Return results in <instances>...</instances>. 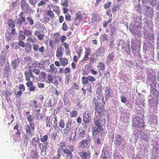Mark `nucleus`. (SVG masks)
Instances as JSON below:
<instances>
[{
  "label": "nucleus",
  "mask_w": 159,
  "mask_h": 159,
  "mask_svg": "<svg viewBox=\"0 0 159 159\" xmlns=\"http://www.w3.org/2000/svg\"><path fill=\"white\" fill-rule=\"evenodd\" d=\"M93 102L94 104V107L95 108V113L97 112V113L99 115V116L102 118L101 120V122L103 124V125H105L106 122V116H108L109 113L105 109L103 105H99V103L97 99L94 98Z\"/></svg>",
  "instance_id": "1"
},
{
  "label": "nucleus",
  "mask_w": 159,
  "mask_h": 159,
  "mask_svg": "<svg viewBox=\"0 0 159 159\" xmlns=\"http://www.w3.org/2000/svg\"><path fill=\"white\" fill-rule=\"evenodd\" d=\"M93 120L95 126L94 127L92 131V137L93 139H95L98 133L102 135H103L105 134V132L103 128L100 125V119L99 116H95Z\"/></svg>",
  "instance_id": "2"
},
{
  "label": "nucleus",
  "mask_w": 159,
  "mask_h": 159,
  "mask_svg": "<svg viewBox=\"0 0 159 159\" xmlns=\"http://www.w3.org/2000/svg\"><path fill=\"white\" fill-rule=\"evenodd\" d=\"M132 125L134 128H142L144 126V122L142 119L136 117L133 119Z\"/></svg>",
  "instance_id": "3"
},
{
  "label": "nucleus",
  "mask_w": 159,
  "mask_h": 159,
  "mask_svg": "<svg viewBox=\"0 0 159 159\" xmlns=\"http://www.w3.org/2000/svg\"><path fill=\"white\" fill-rule=\"evenodd\" d=\"M151 87L150 88V93L151 95H153L156 98L158 99V98L159 97V92L157 91L156 89V84L153 83L152 84H150Z\"/></svg>",
  "instance_id": "4"
},
{
  "label": "nucleus",
  "mask_w": 159,
  "mask_h": 159,
  "mask_svg": "<svg viewBox=\"0 0 159 159\" xmlns=\"http://www.w3.org/2000/svg\"><path fill=\"white\" fill-rule=\"evenodd\" d=\"M71 126L72 122L70 121H68L66 123L65 128L63 129V134L67 135L72 130Z\"/></svg>",
  "instance_id": "5"
},
{
  "label": "nucleus",
  "mask_w": 159,
  "mask_h": 159,
  "mask_svg": "<svg viewBox=\"0 0 159 159\" xmlns=\"http://www.w3.org/2000/svg\"><path fill=\"white\" fill-rule=\"evenodd\" d=\"M131 47L133 50H136L141 47V42L138 40L132 39L131 41Z\"/></svg>",
  "instance_id": "6"
},
{
  "label": "nucleus",
  "mask_w": 159,
  "mask_h": 159,
  "mask_svg": "<svg viewBox=\"0 0 159 159\" xmlns=\"http://www.w3.org/2000/svg\"><path fill=\"white\" fill-rule=\"evenodd\" d=\"M91 155V152L89 150L83 151L79 153L81 159H90Z\"/></svg>",
  "instance_id": "7"
},
{
  "label": "nucleus",
  "mask_w": 159,
  "mask_h": 159,
  "mask_svg": "<svg viewBox=\"0 0 159 159\" xmlns=\"http://www.w3.org/2000/svg\"><path fill=\"white\" fill-rule=\"evenodd\" d=\"M75 16L76 18L74 21V23L75 25L78 26L83 20V14L80 11H79L76 13Z\"/></svg>",
  "instance_id": "8"
},
{
  "label": "nucleus",
  "mask_w": 159,
  "mask_h": 159,
  "mask_svg": "<svg viewBox=\"0 0 159 159\" xmlns=\"http://www.w3.org/2000/svg\"><path fill=\"white\" fill-rule=\"evenodd\" d=\"M35 125L34 123H30L29 125L26 126L25 127L26 133L31 135L32 132L34 130Z\"/></svg>",
  "instance_id": "9"
},
{
  "label": "nucleus",
  "mask_w": 159,
  "mask_h": 159,
  "mask_svg": "<svg viewBox=\"0 0 159 159\" xmlns=\"http://www.w3.org/2000/svg\"><path fill=\"white\" fill-rule=\"evenodd\" d=\"M139 26L140 27L135 26L134 27V30L132 29L131 28H130L129 30L133 34H138V35H140L141 34V23H139Z\"/></svg>",
  "instance_id": "10"
},
{
  "label": "nucleus",
  "mask_w": 159,
  "mask_h": 159,
  "mask_svg": "<svg viewBox=\"0 0 159 159\" xmlns=\"http://www.w3.org/2000/svg\"><path fill=\"white\" fill-rule=\"evenodd\" d=\"M27 0H22L20 2V5L22 10L26 11H29L30 10V7L26 2Z\"/></svg>",
  "instance_id": "11"
},
{
  "label": "nucleus",
  "mask_w": 159,
  "mask_h": 159,
  "mask_svg": "<svg viewBox=\"0 0 159 159\" xmlns=\"http://www.w3.org/2000/svg\"><path fill=\"white\" fill-rule=\"evenodd\" d=\"M104 91L106 98H109L113 94V91L109 86L106 87Z\"/></svg>",
  "instance_id": "12"
},
{
  "label": "nucleus",
  "mask_w": 159,
  "mask_h": 159,
  "mask_svg": "<svg viewBox=\"0 0 159 159\" xmlns=\"http://www.w3.org/2000/svg\"><path fill=\"white\" fill-rule=\"evenodd\" d=\"M91 140V138L89 136H88L86 139L83 140L80 143V145L81 147L82 148L86 147L87 146L88 144L90 142Z\"/></svg>",
  "instance_id": "13"
},
{
  "label": "nucleus",
  "mask_w": 159,
  "mask_h": 159,
  "mask_svg": "<svg viewBox=\"0 0 159 159\" xmlns=\"http://www.w3.org/2000/svg\"><path fill=\"white\" fill-rule=\"evenodd\" d=\"M115 139L114 141V143L117 146H120L122 142L123 139L121 136L119 135H117L115 137Z\"/></svg>",
  "instance_id": "14"
},
{
  "label": "nucleus",
  "mask_w": 159,
  "mask_h": 159,
  "mask_svg": "<svg viewBox=\"0 0 159 159\" xmlns=\"http://www.w3.org/2000/svg\"><path fill=\"white\" fill-rule=\"evenodd\" d=\"M75 133V134L77 133L79 137L83 138L85 134V131L82 128H79L76 129V132Z\"/></svg>",
  "instance_id": "15"
},
{
  "label": "nucleus",
  "mask_w": 159,
  "mask_h": 159,
  "mask_svg": "<svg viewBox=\"0 0 159 159\" xmlns=\"http://www.w3.org/2000/svg\"><path fill=\"white\" fill-rule=\"evenodd\" d=\"M63 48L62 47H58L57 50L56 56L58 58L62 57L63 55Z\"/></svg>",
  "instance_id": "16"
},
{
  "label": "nucleus",
  "mask_w": 159,
  "mask_h": 159,
  "mask_svg": "<svg viewBox=\"0 0 159 159\" xmlns=\"http://www.w3.org/2000/svg\"><path fill=\"white\" fill-rule=\"evenodd\" d=\"M23 12L21 11L19 15L20 18L18 20V23L20 25H21L25 21V18L23 16Z\"/></svg>",
  "instance_id": "17"
},
{
  "label": "nucleus",
  "mask_w": 159,
  "mask_h": 159,
  "mask_svg": "<svg viewBox=\"0 0 159 159\" xmlns=\"http://www.w3.org/2000/svg\"><path fill=\"white\" fill-rule=\"evenodd\" d=\"M85 51L84 52V55L83 59V60L86 61L88 60L89 56L91 54V49L89 48H85Z\"/></svg>",
  "instance_id": "18"
},
{
  "label": "nucleus",
  "mask_w": 159,
  "mask_h": 159,
  "mask_svg": "<svg viewBox=\"0 0 159 159\" xmlns=\"http://www.w3.org/2000/svg\"><path fill=\"white\" fill-rule=\"evenodd\" d=\"M107 147H104L102 151L101 156L103 159H106L108 156V152L107 150Z\"/></svg>",
  "instance_id": "19"
},
{
  "label": "nucleus",
  "mask_w": 159,
  "mask_h": 159,
  "mask_svg": "<svg viewBox=\"0 0 159 159\" xmlns=\"http://www.w3.org/2000/svg\"><path fill=\"white\" fill-rule=\"evenodd\" d=\"M63 153L66 155V159H71L72 157V153L70 150L66 149H63Z\"/></svg>",
  "instance_id": "20"
},
{
  "label": "nucleus",
  "mask_w": 159,
  "mask_h": 159,
  "mask_svg": "<svg viewBox=\"0 0 159 159\" xmlns=\"http://www.w3.org/2000/svg\"><path fill=\"white\" fill-rule=\"evenodd\" d=\"M59 60L62 66H66L69 63V61L67 58L61 57L59 59Z\"/></svg>",
  "instance_id": "21"
},
{
  "label": "nucleus",
  "mask_w": 159,
  "mask_h": 159,
  "mask_svg": "<svg viewBox=\"0 0 159 159\" xmlns=\"http://www.w3.org/2000/svg\"><path fill=\"white\" fill-rule=\"evenodd\" d=\"M50 69L49 71L51 73L56 74L57 72V69L55 66L54 64H52L50 66Z\"/></svg>",
  "instance_id": "22"
},
{
  "label": "nucleus",
  "mask_w": 159,
  "mask_h": 159,
  "mask_svg": "<svg viewBox=\"0 0 159 159\" xmlns=\"http://www.w3.org/2000/svg\"><path fill=\"white\" fill-rule=\"evenodd\" d=\"M33 82L31 81L26 83V85L27 87H29V90L31 91H34L35 90V87L33 86Z\"/></svg>",
  "instance_id": "23"
},
{
  "label": "nucleus",
  "mask_w": 159,
  "mask_h": 159,
  "mask_svg": "<svg viewBox=\"0 0 159 159\" xmlns=\"http://www.w3.org/2000/svg\"><path fill=\"white\" fill-rule=\"evenodd\" d=\"M115 57V54L113 52L109 54L107 57V60L108 62H111L114 61Z\"/></svg>",
  "instance_id": "24"
},
{
  "label": "nucleus",
  "mask_w": 159,
  "mask_h": 159,
  "mask_svg": "<svg viewBox=\"0 0 159 159\" xmlns=\"http://www.w3.org/2000/svg\"><path fill=\"white\" fill-rule=\"evenodd\" d=\"M40 32L38 31H36L34 34L36 36L39 40H42L44 37L45 35L43 34H40Z\"/></svg>",
  "instance_id": "25"
},
{
  "label": "nucleus",
  "mask_w": 159,
  "mask_h": 159,
  "mask_svg": "<svg viewBox=\"0 0 159 159\" xmlns=\"http://www.w3.org/2000/svg\"><path fill=\"white\" fill-rule=\"evenodd\" d=\"M98 55L95 53H93L91 56L90 58V62L92 63L95 62L98 59Z\"/></svg>",
  "instance_id": "26"
},
{
  "label": "nucleus",
  "mask_w": 159,
  "mask_h": 159,
  "mask_svg": "<svg viewBox=\"0 0 159 159\" xmlns=\"http://www.w3.org/2000/svg\"><path fill=\"white\" fill-rule=\"evenodd\" d=\"M19 61L18 59H15L13 61L11 62V65L14 69H16L18 66Z\"/></svg>",
  "instance_id": "27"
},
{
  "label": "nucleus",
  "mask_w": 159,
  "mask_h": 159,
  "mask_svg": "<svg viewBox=\"0 0 159 159\" xmlns=\"http://www.w3.org/2000/svg\"><path fill=\"white\" fill-rule=\"evenodd\" d=\"M97 68L99 70H104L105 69V65L102 61H100L97 66Z\"/></svg>",
  "instance_id": "28"
},
{
  "label": "nucleus",
  "mask_w": 159,
  "mask_h": 159,
  "mask_svg": "<svg viewBox=\"0 0 159 159\" xmlns=\"http://www.w3.org/2000/svg\"><path fill=\"white\" fill-rule=\"evenodd\" d=\"M59 128L63 129L65 126V121L63 119H60L58 122Z\"/></svg>",
  "instance_id": "29"
},
{
  "label": "nucleus",
  "mask_w": 159,
  "mask_h": 159,
  "mask_svg": "<svg viewBox=\"0 0 159 159\" xmlns=\"http://www.w3.org/2000/svg\"><path fill=\"white\" fill-rule=\"evenodd\" d=\"M39 146L42 152H43L46 151V145H45L44 143H42L39 142Z\"/></svg>",
  "instance_id": "30"
},
{
  "label": "nucleus",
  "mask_w": 159,
  "mask_h": 159,
  "mask_svg": "<svg viewBox=\"0 0 159 159\" xmlns=\"http://www.w3.org/2000/svg\"><path fill=\"white\" fill-rule=\"evenodd\" d=\"M49 6L53 8V11L57 14H58L60 13V8L59 7L54 6L52 5H50Z\"/></svg>",
  "instance_id": "31"
},
{
  "label": "nucleus",
  "mask_w": 159,
  "mask_h": 159,
  "mask_svg": "<svg viewBox=\"0 0 159 159\" xmlns=\"http://www.w3.org/2000/svg\"><path fill=\"white\" fill-rule=\"evenodd\" d=\"M25 36L24 34L22 31H20L18 37V40H24L25 39Z\"/></svg>",
  "instance_id": "32"
},
{
  "label": "nucleus",
  "mask_w": 159,
  "mask_h": 159,
  "mask_svg": "<svg viewBox=\"0 0 159 159\" xmlns=\"http://www.w3.org/2000/svg\"><path fill=\"white\" fill-rule=\"evenodd\" d=\"M82 83L84 85H86L88 84H90L89 82L88 79L87 77H82L81 78Z\"/></svg>",
  "instance_id": "33"
},
{
  "label": "nucleus",
  "mask_w": 159,
  "mask_h": 159,
  "mask_svg": "<svg viewBox=\"0 0 159 159\" xmlns=\"http://www.w3.org/2000/svg\"><path fill=\"white\" fill-rule=\"evenodd\" d=\"M46 15L49 16L51 18H54L55 16V15L52 11L51 10H48L46 11Z\"/></svg>",
  "instance_id": "34"
},
{
  "label": "nucleus",
  "mask_w": 159,
  "mask_h": 159,
  "mask_svg": "<svg viewBox=\"0 0 159 159\" xmlns=\"http://www.w3.org/2000/svg\"><path fill=\"white\" fill-rule=\"evenodd\" d=\"M7 24L9 27L11 28H13L15 26V22L12 19L8 20Z\"/></svg>",
  "instance_id": "35"
},
{
  "label": "nucleus",
  "mask_w": 159,
  "mask_h": 159,
  "mask_svg": "<svg viewBox=\"0 0 159 159\" xmlns=\"http://www.w3.org/2000/svg\"><path fill=\"white\" fill-rule=\"evenodd\" d=\"M24 34L26 36H30L32 34V31L27 29L25 30Z\"/></svg>",
  "instance_id": "36"
},
{
  "label": "nucleus",
  "mask_w": 159,
  "mask_h": 159,
  "mask_svg": "<svg viewBox=\"0 0 159 159\" xmlns=\"http://www.w3.org/2000/svg\"><path fill=\"white\" fill-rule=\"evenodd\" d=\"M86 90H87L88 93H92V87L91 84H86Z\"/></svg>",
  "instance_id": "37"
},
{
  "label": "nucleus",
  "mask_w": 159,
  "mask_h": 159,
  "mask_svg": "<svg viewBox=\"0 0 159 159\" xmlns=\"http://www.w3.org/2000/svg\"><path fill=\"white\" fill-rule=\"evenodd\" d=\"M77 112L76 111L72 110L70 112V118H73L76 117L77 114Z\"/></svg>",
  "instance_id": "38"
},
{
  "label": "nucleus",
  "mask_w": 159,
  "mask_h": 159,
  "mask_svg": "<svg viewBox=\"0 0 159 159\" xmlns=\"http://www.w3.org/2000/svg\"><path fill=\"white\" fill-rule=\"evenodd\" d=\"M6 58L5 56H2L0 57V64L1 66H3L5 63Z\"/></svg>",
  "instance_id": "39"
},
{
  "label": "nucleus",
  "mask_w": 159,
  "mask_h": 159,
  "mask_svg": "<svg viewBox=\"0 0 159 159\" xmlns=\"http://www.w3.org/2000/svg\"><path fill=\"white\" fill-rule=\"evenodd\" d=\"M32 46L31 44L27 43L25 47V50L27 52H30Z\"/></svg>",
  "instance_id": "40"
},
{
  "label": "nucleus",
  "mask_w": 159,
  "mask_h": 159,
  "mask_svg": "<svg viewBox=\"0 0 159 159\" xmlns=\"http://www.w3.org/2000/svg\"><path fill=\"white\" fill-rule=\"evenodd\" d=\"M36 41V39L34 37H29L27 39V43H34Z\"/></svg>",
  "instance_id": "41"
},
{
  "label": "nucleus",
  "mask_w": 159,
  "mask_h": 159,
  "mask_svg": "<svg viewBox=\"0 0 159 159\" xmlns=\"http://www.w3.org/2000/svg\"><path fill=\"white\" fill-rule=\"evenodd\" d=\"M48 135L47 134L41 137L40 139V140L42 142H45L48 139Z\"/></svg>",
  "instance_id": "42"
},
{
  "label": "nucleus",
  "mask_w": 159,
  "mask_h": 159,
  "mask_svg": "<svg viewBox=\"0 0 159 159\" xmlns=\"http://www.w3.org/2000/svg\"><path fill=\"white\" fill-rule=\"evenodd\" d=\"M10 69V65L9 63H7L5 64V66L4 68V71L7 73H8Z\"/></svg>",
  "instance_id": "43"
},
{
  "label": "nucleus",
  "mask_w": 159,
  "mask_h": 159,
  "mask_svg": "<svg viewBox=\"0 0 159 159\" xmlns=\"http://www.w3.org/2000/svg\"><path fill=\"white\" fill-rule=\"evenodd\" d=\"M28 121L30 122V123H34L33 122L34 120V117L30 115H28L27 117Z\"/></svg>",
  "instance_id": "44"
},
{
  "label": "nucleus",
  "mask_w": 159,
  "mask_h": 159,
  "mask_svg": "<svg viewBox=\"0 0 159 159\" xmlns=\"http://www.w3.org/2000/svg\"><path fill=\"white\" fill-rule=\"evenodd\" d=\"M52 121L54 122V125L57 126V127H58L57 126V116H55L53 118H52Z\"/></svg>",
  "instance_id": "45"
},
{
  "label": "nucleus",
  "mask_w": 159,
  "mask_h": 159,
  "mask_svg": "<svg viewBox=\"0 0 159 159\" xmlns=\"http://www.w3.org/2000/svg\"><path fill=\"white\" fill-rule=\"evenodd\" d=\"M39 142L38 140H36V138L35 137H34L32 139L31 144L34 146L35 147L37 146L36 143H39Z\"/></svg>",
  "instance_id": "46"
},
{
  "label": "nucleus",
  "mask_w": 159,
  "mask_h": 159,
  "mask_svg": "<svg viewBox=\"0 0 159 159\" xmlns=\"http://www.w3.org/2000/svg\"><path fill=\"white\" fill-rule=\"evenodd\" d=\"M64 149L59 148L57 151L58 157H60L61 155L62 154L63 152Z\"/></svg>",
  "instance_id": "47"
},
{
  "label": "nucleus",
  "mask_w": 159,
  "mask_h": 159,
  "mask_svg": "<svg viewBox=\"0 0 159 159\" xmlns=\"http://www.w3.org/2000/svg\"><path fill=\"white\" fill-rule=\"evenodd\" d=\"M48 81L49 84L52 83L53 80V77L51 75L49 74L47 76Z\"/></svg>",
  "instance_id": "48"
},
{
  "label": "nucleus",
  "mask_w": 159,
  "mask_h": 159,
  "mask_svg": "<svg viewBox=\"0 0 159 159\" xmlns=\"http://www.w3.org/2000/svg\"><path fill=\"white\" fill-rule=\"evenodd\" d=\"M27 19L30 25H33L34 24V20L30 17H27Z\"/></svg>",
  "instance_id": "49"
},
{
  "label": "nucleus",
  "mask_w": 159,
  "mask_h": 159,
  "mask_svg": "<svg viewBox=\"0 0 159 159\" xmlns=\"http://www.w3.org/2000/svg\"><path fill=\"white\" fill-rule=\"evenodd\" d=\"M40 63L41 64V66H42L43 65H46L49 63V61L48 60H42L40 61Z\"/></svg>",
  "instance_id": "50"
},
{
  "label": "nucleus",
  "mask_w": 159,
  "mask_h": 159,
  "mask_svg": "<svg viewBox=\"0 0 159 159\" xmlns=\"http://www.w3.org/2000/svg\"><path fill=\"white\" fill-rule=\"evenodd\" d=\"M71 78V76L70 75H66L65 79V83L66 84H68Z\"/></svg>",
  "instance_id": "51"
},
{
  "label": "nucleus",
  "mask_w": 159,
  "mask_h": 159,
  "mask_svg": "<svg viewBox=\"0 0 159 159\" xmlns=\"http://www.w3.org/2000/svg\"><path fill=\"white\" fill-rule=\"evenodd\" d=\"M97 15L95 14H92V17L91 19L92 22H94L97 20Z\"/></svg>",
  "instance_id": "52"
},
{
  "label": "nucleus",
  "mask_w": 159,
  "mask_h": 159,
  "mask_svg": "<svg viewBox=\"0 0 159 159\" xmlns=\"http://www.w3.org/2000/svg\"><path fill=\"white\" fill-rule=\"evenodd\" d=\"M29 3L32 6H34L38 2V0H28Z\"/></svg>",
  "instance_id": "53"
},
{
  "label": "nucleus",
  "mask_w": 159,
  "mask_h": 159,
  "mask_svg": "<svg viewBox=\"0 0 159 159\" xmlns=\"http://www.w3.org/2000/svg\"><path fill=\"white\" fill-rule=\"evenodd\" d=\"M60 147L59 148L63 149L66 147V142L65 141H62L59 144Z\"/></svg>",
  "instance_id": "54"
},
{
  "label": "nucleus",
  "mask_w": 159,
  "mask_h": 159,
  "mask_svg": "<svg viewBox=\"0 0 159 159\" xmlns=\"http://www.w3.org/2000/svg\"><path fill=\"white\" fill-rule=\"evenodd\" d=\"M62 28V30L64 31H66L68 29V27L66 23L64 22L63 24Z\"/></svg>",
  "instance_id": "55"
},
{
  "label": "nucleus",
  "mask_w": 159,
  "mask_h": 159,
  "mask_svg": "<svg viewBox=\"0 0 159 159\" xmlns=\"http://www.w3.org/2000/svg\"><path fill=\"white\" fill-rule=\"evenodd\" d=\"M88 79L89 81L90 82L92 83L95 81L96 79L93 76H88Z\"/></svg>",
  "instance_id": "56"
},
{
  "label": "nucleus",
  "mask_w": 159,
  "mask_h": 159,
  "mask_svg": "<svg viewBox=\"0 0 159 159\" xmlns=\"http://www.w3.org/2000/svg\"><path fill=\"white\" fill-rule=\"evenodd\" d=\"M18 45L22 48H24L25 46V43L22 40H19Z\"/></svg>",
  "instance_id": "57"
},
{
  "label": "nucleus",
  "mask_w": 159,
  "mask_h": 159,
  "mask_svg": "<svg viewBox=\"0 0 159 159\" xmlns=\"http://www.w3.org/2000/svg\"><path fill=\"white\" fill-rule=\"evenodd\" d=\"M111 2H108L107 3H105L104 5V7L105 9H108L111 5Z\"/></svg>",
  "instance_id": "58"
},
{
  "label": "nucleus",
  "mask_w": 159,
  "mask_h": 159,
  "mask_svg": "<svg viewBox=\"0 0 159 159\" xmlns=\"http://www.w3.org/2000/svg\"><path fill=\"white\" fill-rule=\"evenodd\" d=\"M71 72L70 68L68 67H66L65 68L64 70V73L66 74L67 73H69Z\"/></svg>",
  "instance_id": "59"
},
{
  "label": "nucleus",
  "mask_w": 159,
  "mask_h": 159,
  "mask_svg": "<svg viewBox=\"0 0 159 159\" xmlns=\"http://www.w3.org/2000/svg\"><path fill=\"white\" fill-rule=\"evenodd\" d=\"M65 19L67 21H70L71 20V16L69 14H67L66 15Z\"/></svg>",
  "instance_id": "60"
},
{
  "label": "nucleus",
  "mask_w": 159,
  "mask_h": 159,
  "mask_svg": "<svg viewBox=\"0 0 159 159\" xmlns=\"http://www.w3.org/2000/svg\"><path fill=\"white\" fill-rule=\"evenodd\" d=\"M19 89L22 91H25V86L23 84H20L19 86Z\"/></svg>",
  "instance_id": "61"
},
{
  "label": "nucleus",
  "mask_w": 159,
  "mask_h": 159,
  "mask_svg": "<svg viewBox=\"0 0 159 159\" xmlns=\"http://www.w3.org/2000/svg\"><path fill=\"white\" fill-rule=\"evenodd\" d=\"M101 38L102 40L104 41L107 39V35L105 34H104L101 37Z\"/></svg>",
  "instance_id": "62"
},
{
  "label": "nucleus",
  "mask_w": 159,
  "mask_h": 159,
  "mask_svg": "<svg viewBox=\"0 0 159 159\" xmlns=\"http://www.w3.org/2000/svg\"><path fill=\"white\" fill-rule=\"evenodd\" d=\"M119 9V7L115 5L112 8L113 13L116 12Z\"/></svg>",
  "instance_id": "63"
},
{
  "label": "nucleus",
  "mask_w": 159,
  "mask_h": 159,
  "mask_svg": "<svg viewBox=\"0 0 159 159\" xmlns=\"http://www.w3.org/2000/svg\"><path fill=\"white\" fill-rule=\"evenodd\" d=\"M46 3V2L44 0H42L38 4V6L39 7L45 5Z\"/></svg>",
  "instance_id": "64"
}]
</instances>
